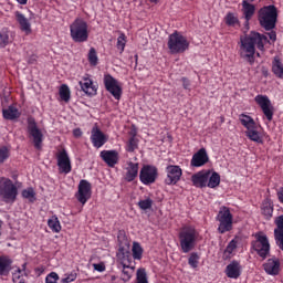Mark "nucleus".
Returning a JSON list of instances; mask_svg holds the SVG:
<instances>
[{
	"instance_id": "obj_57",
	"label": "nucleus",
	"mask_w": 283,
	"mask_h": 283,
	"mask_svg": "<svg viewBox=\"0 0 283 283\" xmlns=\"http://www.w3.org/2000/svg\"><path fill=\"white\" fill-rule=\"evenodd\" d=\"M269 39L270 41H277V33H275V31H271L269 33Z\"/></svg>"
},
{
	"instance_id": "obj_51",
	"label": "nucleus",
	"mask_w": 283,
	"mask_h": 283,
	"mask_svg": "<svg viewBox=\"0 0 283 283\" xmlns=\"http://www.w3.org/2000/svg\"><path fill=\"white\" fill-rule=\"evenodd\" d=\"M77 274L76 272H71L66 275V277L62 279V283H70L76 281Z\"/></svg>"
},
{
	"instance_id": "obj_26",
	"label": "nucleus",
	"mask_w": 283,
	"mask_h": 283,
	"mask_svg": "<svg viewBox=\"0 0 283 283\" xmlns=\"http://www.w3.org/2000/svg\"><path fill=\"white\" fill-rule=\"evenodd\" d=\"M14 15L20 25V30L27 34H30L32 32V24L30 23V20H28V18H25V15L20 11H15Z\"/></svg>"
},
{
	"instance_id": "obj_18",
	"label": "nucleus",
	"mask_w": 283,
	"mask_h": 283,
	"mask_svg": "<svg viewBox=\"0 0 283 283\" xmlns=\"http://www.w3.org/2000/svg\"><path fill=\"white\" fill-rule=\"evenodd\" d=\"M209 163V155H207V149H199L191 158V167H205Z\"/></svg>"
},
{
	"instance_id": "obj_40",
	"label": "nucleus",
	"mask_w": 283,
	"mask_h": 283,
	"mask_svg": "<svg viewBox=\"0 0 283 283\" xmlns=\"http://www.w3.org/2000/svg\"><path fill=\"white\" fill-rule=\"evenodd\" d=\"M132 251L133 260H143V247H140V243L134 242Z\"/></svg>"
},
{
	"instance_id": "obj_4",
	"label": "nucleus",
	"mask_w": 283,
	"mask_h": 283,
	"mask_svg": "<svg viewBox=\"0 0 283 283\" xmlns=\"http://www.w3.org/2000/svg\"><path fill=\"white\" fill-rule=\"evenodd\" d=\"M19 196V188L10 178H0V198L6 205H14Z\"/></svg>"
},
{
	"instance_id": "obj_61",
	"label": "nucleus",
	"mask_w": 283,
	"mask_h": 283,
	"mask_svg": "<svg viewBox=\"0 0 283 283\" xmlns=\"http://www.w3.org/2000/svg\"><path fill=\"white\" fill-rule=\"evenodd\" d=\"M150 3H158V0H149Z\"/></svg>"
},
{
	"instance_id": "obj_54",
	"label": "nucleus",
	"mask_w": 283,
	"mask_h": 283,
	"mask_svg": "<svg viewBox=\"0 0 283 283\" xmlns=\"http://www.w3.org/2000/svg\"><path fill=\"white\" fill-rule=\"evenodd\" d=\"M277 200L283 205V187L276 191Z\"/></svg>"
},
{
	"instance_id": "obj_17",
	"label": "nucleus",
	"mask_w": 283,
	"mask_h": 283,
	"mask_svg": "<svg viewBox=\"0 0 283 283\" xmlns=\"http://www.w3.org/2000/svg\"><path fill=\"white\" fill-rule=\"evenodd\" d=\"M211 175V171L209 170H201L197 174H193L191 176V182L192 186L197 189H205L207 187V182H209V176Z\"/></svg>"
},
{
	"instance_id": "obj_33",
	"label": "nucleus",
	"mask_w": 283,
	"mask_h": 283,
	"mask_svg": "<svg viewBox=\"0 0 283 283\" xmlns=\"http://www.w3.org/2000/svg\"><path fill=\"white\" fill-rule=\"evenodd\" d=\"M239 120L241 123V125L247 129H251L253 127H255V125H258L255 123V119H253V117H251L250 115H248L247 113H242L239 115Z\"/></svg>"
},
{
	"instance_id": "obj_36",
	"label": "nucleus",
	"mask_w": 283,
	"mask_h": 283,
	"mask_svg": "<svg viewBox=\"0 0 283 283\" xmlns=\"http://www.w3.org/2000/svg\"><path fill=\"white\" fill-rule=\"evenodd\" d=\"M48 227L53 233H61V221H59V217L52 216L51 219L48 220Z\"/></svg>"
},
{
	"instance_id": "obj_9",
	"label": "nucleus",
	"mask_w": 283,
	"mask_h": 283,
	"mask_svg": "<svg viewBox=\"0 0 283 283\" xmlns=\"http://www.w3.org/2000/svg\"><path fill=\"white\" fill-rule=\"evenodd\" d=\"M252 249L258 253L260 258L266 260L271 251V244L266 234H255V241H252Z\"/></svg>"
},
{
	"instance_id": "obj_43",
	"label": "nucleus",
	"mask_w": 283,
	"mask_h": 283,
	"mask_svg": "<svg viewBox=\"0 0 283 283\" xmlns=\"http://www.w3.org/2000/svg\"><path fill=\"white\" fill-rule=\"evenodd\" d=\"M125 45H127V36L125 33H120L119 36L117 38V44L116 48L119 50L120 54L125 52Z\"/></svg>"
},
{
	"instance_id": "obj_47",
	"label": "nucleus",
	"mask_w": 283,
	"mask_h": 283,
	"mask_svg": "<svg viewBox=\"0 0 283 283\" xmlns=\"http://www.w3.org/2000/svg\"><path fill=\"white\" fill-rule=\"evenodd\" d=\"M8 158H10V150L8 149V147L6 146L0 147V165L6 163Z\"/></svg>"
},
{
	"instance_id": "obj_27",
	"label": "nucleus",
	"mask_w": 283,
	"mask_h": 283,
	"mask_svg": "<svg viewBox=\"0 0 283 283\" xmlns=\"http://www.w3.org/2000/svg\"><path fill=\"white\" fill-rule=\"evenodd\" d=\"M242 12L243 17L245 19V25H249V21L253 19L255 14V4L249 2V0H243L242 1Z\"/></svg>"
},
{
	"instance_id": "obj_48",
	"label": "nucleus",
	"mask_w": 283,
	"mask_h": 283,
	"mask_svg": "<svg viewBox=\"0 0 283 283\" xmlns=\"http://www.w3.org/2000/svg\"><path fill=\"white\" fill-rule=\"evenodd\" d=\"M13 283H25V279L23 277V271L19 269L15 273L12 275Z\"/></svg>"
},
{
	"instance_id": "obj_10",
	"label": "nucleus",
	"mask_w": 283,
	"mask_h": 283,
	"mask_svg": "<svg viewBox=\"0 0 283 283\" xmlns=\"http://www.w3.org/2000/svg\"><path fill=\"white\" fill-rule=\"evenodd\" d=\"M104 87L106 92L112 94L115 101H120L123 96V87L118 84V81L112 76V74L104 75Z\"/></svg>"
},
{
	"instance_id": "obj_16",
	"label": "nucleus",
	"mask_w": 283,
	"mask_h": 283,
	"mask_svg": "<svg viewBox=\"0 0 283 283\" xmlns=\"http://www.w3.org/2000/svg\"><path fill=\"white\" fill-rule=\"evenodd\" d=\"M108 138L98 126H94L91 130V143L95 149H101L106 143Z\"/></svg>"
},
{
	"instance_id": "obj_11",
	"label": "nucleus",
	"mask_w": 283,
	"mask_h": 283,
	"mask_svg": "<svg viewBox=\"0 0 283 283\" xmlns=\"http://www.w3.org/2000/svg\"><path fill=\"white\" fill-rule=\"evenodd\" d=\"M158 178V168L154 165H144L139 171V180L143 185H154Z\"/></svg>"
},
{
	"instance_id": "obj_2",
	"label": "nucleus",
	"mask_w": 283,
	"mask_h": 283,
	"mask_svg": "<svg viewBox=\"0 0 283 283\" xmlns=\"http://www.w3.org/2000/svg\"><path fill=\"white\" fill-rule=\"evenodd\" d=\"M199 239L200 232H198L193 227H182L178 233L179 249L181 253H191V251L196 249Z\"/></svg>"
},
{
	"instance_id": "obj_7",
	"label": "nucleus",
	"mask_w": 283,
	"mask_h": 283,
	"mask_svg": "<svg viewBox=\"0 0 283 283\" xmlns=\"http://www.w3.org/2000/svg\"><path fill=\"white\" fill-rule=\"evenodd\" d=\"M168 50H170L171 54H182L189 50V41H187V38L181 35L180 32L175 31L169 35Z\"/></svg>"
},
{
	"instance_id": "obj_41",
	"label": "nucleus",
	"mask_w": 283,
	"mask_h": 283,
	"mask_svg": "<svg viewBox=\"0 0 283 283\" xmlns=\"http://www.w3.org/2000/svg\"><path fill=\"white\" fill-rule=\"evenodd\" d=\"M136 149H138V139L134 137H129L126 144V151H128V154H134Z\"/></svg>"
},
{
	"instance_id": "obj_20",
	"label": "nucleus",
	"mask_w": 283,
	"mask_h": 283,
	"mask_svg": "<svg viewBox=\"0 0 283 283\" xmlns=\"http://www.w3.org/2000/svg\"><path fill=\"white\" fill-rule=\"evenodd\" d=\"M245 136L252 143H256V145H264V137L262 136V133L260 132V127L258 125L252 126V128L245 130Z\"/></svg>"
},
{
	"instance_id": "obj_22",
	"label": "nucleus",
	"mask_w": 283,
	"mask_h": 283,
	"mask_svg": "<svg viewBox=\"0 0 283 283\" xmlns=\"http://www.w3.org/2000/svg\"><path fill=\"white\" fill-rule=\"evenodd\" d=\"M118 266H133L132 262H134V256L132 252L125 250L124 248H119L117 252Z\"/></svg>"
},
{
	"instance_id": "obj_24",
	"label": "nucleus",
	"mask_w": 283,
	"mask_h": 283,
	"mask_svg": "<svg viewBox=\"0 0 283 283\" xmlns=\"http://www.w3.org/2000/svg\"><path fill=\"white\" fill-rule=\"evenodd\" d=\"M240 243V237H234L226 247L222 255V260H231L233 255H235V251L238 250V244Z\"/></svg>"
},
{
	"instance_id": "obj_56",
	"label": "nucleus",
	"mask_w": 283,
	"mask_h": 283,
	"mask_svg": "<svg viewBox=\"0 0 283 283\" xmlns=\"http://www.w3.org/2000/svg\"><path fill=\"white\" fill-rule=\"evenodd\" d=\"M73 136H74L75 138H81V136H83V130H81V128H75V129L73 130Z\"/></svg>"
},
{
	"instance_id": "obj_60",
	"label": "nucleus",
	"mask_w": 283,
	"mask_h": 283,
	"mask_svg": "<svg viewBox=\"0 0 283 283\" xmlns=\"http://www.w3.org/2000/svg\"><path fill=\"white\" fill-rule=\"evenodd\" d=\"M20 6H27L28 0H17Z\"/></svg>"
},
{
	"instance_id": "obj_15",
	"label": "nucleus",
	"mask_w": 283,
	"mask_h": 283,
	"mask_svg": "<svg viewBox=\"0 0 283 283\" xmlns=\"http://www.w3.org/2000/svg\"><path fill=\"white\" fill-rule=\"evenodd\" d=\"M55 158L57 160L60 174L67 175L72 171V160H70V155H67V150H65V148L59 150L55 155Z\"/></svg>"
},
{
	"instance_id": "obj_59",
	"label": "nucleus",
	"mask_w": 283,
	"mask_h": 283,
	"mask_svg": "<svg viewBox=\"0 0 283 283\" xmlns=\"http://www.w3.org/2000/svg\"><path fill=\"white\" fill-rule=\"evenodd\" d=\"M44 272H45V268L43 266L35 268V273H39V275H42V273Z\"/></svg>"
},
{
	"instance_id": "obj_25",
	"label": "nucleus",
	"mask_w": 283,
	"mask_h": 283,
	"mask_svg": "<svg viewBox=\"0 0 283 283\" xmlns=\"http://www.w3.org/2000/svg\"><path fill=\"white\" fill-rule=\"evenodd\" d=\"M80 86L82 92H85L87 96H96L97 88L92 78L83 77L82 81H80Z\"/></svg>"
},
{
	"instance_id": "obj_31",
	"label": "nucleus",
	"mask_w": 283,
	"mask_h": 283,
	"mask_svg": "<svg viewBox=\"0 0 283 283\" xmlns=\"http://www.w3.org/2000/svg\"><path fill=\"white\" fill-rule=\"evenodd\" d=\"M117 269L122 271L120 280L122 282H129L134 275L135 266L134 265H117Z\"/></svg>"
},
{
	"instance_id": "obj_6",
	"label": "nucleus",
	"mask_w": 283,
	"mask_h": 283,
	"mask_svg": "<svg viewBox=\"0 0 283 283\" xmlns=\"http://www.w3.org/2000/svg\"><path fill=\"white\" fill-rule=\"evenodd\" d=\"M71 39L74 43H85L90 39V32L87 31V22L83 19H75L70 25Z\"/></svg>"
},
{
	"instance_id": "obj_8",
	"label": "nucleus",
	"mask_w": 283,
	"mask_h": 283,
	"mask_svg": "<svg viewBox=\"0 0 283 283\" xmlns=\"http://www.w3.org/2000/svg\"><path fill=\"white\" fill-rule=\"evenodd\" d=\"M27 133L29 138H32L33 147L35 149H41V147H43V132H41L39 124H36V119L32 116L27 118Z\"/></svg>"
},
{
	"instance_id": "obj_38",
	"label": "nucleus",
	"mask_w": 283,
	"mask_h": 283,
	"mask_svg": "<svg viewBox=\"0 0 283 283\" xmlns=\"http://www.w3.org/2000/svg\"><path fill=\"white\" fill-rule=\"evenodd\" d=\"M188 264L190 269H198L200 264V254L198 252H191L188 258Z\"/></svg>"
},
{
	"instance_id": "obj_13",
	"label": "nucleus",
	"mask_w": 283,
	"mask_h": 283,
	"mask_svg": "<svg viewBox=\"0 0 283 283\" xmlns=\"http://www.w3.org/2000/svg\"><path fill=\"white\" fill-rule=\"evenodd\" d=\"M254 101H255L256 105H259V107H261L266 120H269V123H271V120H273L274 109H273V105L271 104V99H269V96L256 95L254 97Z\"/></svg>"
},
{
	"instance_id": "obj_52",
	"label": "nucleus",
	"mask_w": 283,
	"mask_h": 283,
	"mask_svg": "<svg viewBox=\"0 0 283 283\" xmlns=\"http://www.w3.org/2000/svg\"><path fill=\"white\" fill-rule=\"evenodd\" d=\"M93 268L95 271H98V273H103V271H105V263H94Z\"/></svg>"
},
{
	"instance_id": "obj_12",
	"label": "nucleus",
	"mask_w": 283,
	"mask_h": 283,
	"mask_svg": "<svg viewBox=\"0 0 283 283\" xmlns=\"http://www.w3.org/2000/svg\"><path fill=\"white\" fill-rule=\"evenodd\" d=\"M75 198L81 205H87V200L92 198V184L85 179H82L78 184Z\"/></svg>"
},
{
	"instance_id": "obj_30",
	"label": "nucleus",
	"mask_w": 283,
	"mask_h": 283,
	"mask_svg": "<svg viewBox=\"0 0 283 283\" xmlns=\"http://www.w3.org/2000/svg\"><path fill=\"white\" fill-rule=\"evenodd\" d=\"M2 116L4 120H17V118L21 117V113L19 112V108L10 105L8 108L2 109Z\"/></svg>"
},
{
	"instance_id": "obj_35",
	"label": "nucleus",
	"mask_w": 283,
	"mask_h": 283,
	"mask_svg": "<svg viewBox=\"0 0 283 283\" xmlns=\"http://www.w3.org/2000/svg\"><path fill=\"white\" fill-rule=\"evenodd\" d=\"M207 187H209V189H216V187H220V174L213 171L211 175H209Z\"/></svg>"
},
{
	"instance_id": "obj_45",
	"label": "nucleus",
	"mask_w": 283,
	"mask_h": 283,
	"mask_svg": "<svg viewBox=\"0 0 283 283\" xmlns=\"http://www.w3.org/2000/svg\"><path fill=\"white\" fill-rule=\"evenodd\" d=\"M88 63L90 65H98V54L94 48H91L88 51Z\"/></svg>"
},
{
	"instance_id": "obj_5",
	"label": "nucleus",
	"mask_w": 283,
	"mask_h": 283,
	"mask_svg": "<svg viewBox=\"0 0 283 283\" xmlns=\"http://www.w3.org/2000/svg\"><path fill=\"white\" fill-rule=\"evenodd\" d=\"M217 222H219V227L217 229L218 233H229V231H233V214L231 213V209L227 206H222L216 218Z\"/></svg>"
},
{
	"instance_id": "obj_1",
	"label": "nucleus",
	"mask_w": 283,
	"mask_h": 283,
	"mask_svg": "<svg viewBox=\"0 0 283 283\" xmlns=\"http://www.w3.org/2000/svg\"><path fill=\"white\" fill-rule=\"evenodd\" d=\"M239 54L241 59L249 62V65L255 63V45L258 50L264 51V43H266V35L259 32H251L240 39Z\"/></svg>"
},
{
	"instance_id": "obj_32",
	"label": "nucleus",
	"mask_w": 283,
	"mask_h": 283,
	"mask_svg": "<svg viewBox=\"0 0 283 283\" xmlns=\"http://www.w3.org/2000/svg\"><path fill=\"white\" fill-rule=\"evenodd\" d=\"M272 73L276 78H283V63L280 56H274L272 61Z\"/></svg>"
},
{
	"instance_id": "obj_3",
	"label": "nucleus",
	"mask_w": 283,
	"mask_h": 283,
	"mask_svg": "<svg viewBox=\"0 0 283 283\" xmlns=\"http://www.w3.org/2000/svg\"><path fill=\"white\" fill-rule=\"evenodd\" d=\"M258 21L261 28L266 30V32L275 30V25H277V7L274 4L262 7L258 11Z\"/></svg>"
},
{
	"instance_id": "obj_58",
	"label": "nucleus",
	"mask_w": 283,
	"mask_h": 283,
	"mask_svg": "<svg viewBox=\"0 0 283 283\" xmlns=\"http://www.w3.org/2000/svg\"><path fill=\"white\" fill-rule=\"evenodd\" d=\"M28 63H29V65H34L36 63V55H31L28 59Z\"/></svg>"
},
{
	"instance_id": "obj_28",
	"label": "nucleus",
	"mask_w": 283,
	"mask_h": 283,
	"mask_svg": "<svg viewBox=\"0 0 283 283\" xmlns=\"http://www.w3.org/2000/svg\"><path fill=\"white\" fill-rule=\"evenodd\" d=\"M138 178V163L129 161L126 168L125 180L126 182H134Z\"/></svg>"
},
{
	"instance_id": "obj_21",
	"label": "nucleus",
	"mask_w": 283,
	"mask_h": 283,
	"mask_svg": "<svg viewBox=\"0 0 283 283\" xmlns=\"http://www.w3.org/2000/svg\"><path fill=\"white\" fill-rule=\"evenodd\" d=\"M102 160L106 163L108 167L118 165V151L117 150H102L99 154Z\"/></svg>"
},
{
	"instance_id": "obj_42",
	"label": "nucleus",
	"mask_w": 283,
	"mask_h": 283,
	"mask_svg": "<svg viewBox=\"0 0 283 283\" xmlns=\"http://www.w3.org/2000/svg\"><path fill=\"white\" fill-rule=\"evenodd\" d=\"M137 207H139L142 211H147L154 207V200H151V198L139 200Z\"/></svg>"
},
{
	"instance_id": "obj_14",
	"label": "nucleus",
	"mask_w": 283,
	"mask_h": 283,
	"mask_svg": "<svg viewBox=\"0 0 283 283\" xmlns=\"http://www.w3.org/2000/svg\"><path fill=\"white\" fill-rule=\"evenodd\" d=\"M182 178V168L178 165H168L166 167L165 185H178Z\"/></svg>"
},
{
	"instance_id": "obj_53",
	"label": "nucleus",
	"mask_w": 283,
	"mask_h": 283,
	"mask_svg": "<svg viewBox=\"0 0 283 283\" xmlns=\"http://www.w3.org/2000/svg\"><path fill=\"white\" fill-rule=\"evenodd\" d=\"M181 81L184 90H189L191 87V82L189 81V78L182 77Z\"/></svg>"
},
{
	"instance_id": "obj_29",
	"label": "nucleus",
	"mask_w": 283,
	"mask_h": 283,
	"mask_svg": "<svg viewBox=\"0 0 283 283\" xmlns=\"http://www.w3.org/2000/svg\"><path fill=\"white\" fill-rule=\"evenodd\" d=\"M263 268L268 275H277V273H280V261L275 259H269L263 264Z\"/></svg>"
},
{
	"instance_id": "obj_55",
	"label": "nucleus",
	"mask_w": 283,
	"mask_h": 283,
	"mask_svg": "<svg viewBox=\"0 0 283 283\" xmlns=\"http://www.w3.org/2000/svg\"><path fill=\"white\" fill-rule=\"evenodd\" d=\"M128 134L130 138H136V136H138V130L136 129V126H133Z\"/></svg>"
},
{
	"instance_id": "obj_39",
	"label": "nucleus",
	"mask_w": 283,
	"mask_h": 283,
	"mask_svg": "<svg viewBox=\"0 0 283 283\" xmlns=\"http://www.w3.org/2000/svg\"><path fill=\"white\" fill-rule=\"evenodd\" d=\"M226 23L230 27V28H235L237 25H240V20L238 19V17H235L234 13H227L226 15Z\"/></svg>"
},
{
	"instance_id": "obj_37",
	"label": "nucleus",
	"mask_w": 283,
	"mask_h": 283,
	"mask_svg": "<svg viewBox=\"0 0 283 283\" xmlns=\"http://www.w3.org/2000/svg\"><path fill=\"white\" fill-rule=\"evenodd\" d=\"M60 98L61 101H64V103H70V98H71V92H70V86H67L66 84H62L60 86Z\"/></svg>"
},
{
	"instance_id": "obj_49",
	"label": "nucleus",
	"mask_w": 283,
	"mask_h": 283,
	"mask_svg": "<svg viewBox=\"0 0 283 283\" xmlns=\"http://www.w3.org/2000/svg\"><path fill=\"white\" fill-rule=\"evenodd\" d=\"M34 196H36V193L34 192L33 188L22 190V198H25L27 200L34 199Z\"/></svg>"
},
{
	"instance_id": "obj_23",
	"label": "nucleus",
	"mask_w": 283,
	"mask_h": 283,
	"mask_svg": "<svg viewBox=\"0 0 283 283\" xmlns=\"http://www.w3.org/2000/svg\"><path fill=\"white\" fill-rule=\"evenodd\" d=\"M12 258L9 255H0V277H6L10 275V271H12Z\"/></svg>"
},
{
	"instance_id": "obj_19",
	"label": "nucleus",
	"mask_w": 283,
	"mask_h": 283,
	"mask_svg": "<svg viewBox=\"0 0 283 283\" xmlns=\"http://www.w3.org/2000/svg\"><path fill=\"white\" fill-rule=\"evenodd\" d=\"M241 274L242 266L240 265V261L233 260L226 266L227 277H230L231 280H238V277H240Z\"/></svg>"
},
{
	"instance_id": "obj_46",
	"label": "nucleus",
	"mask_w": 283,
	"mask_h": 283,
	"mask_svg": "<svg viewBox=\"0 0 283 283\" xmlns=\"http://www.w3.org/2000/svg\"><path fill=\"white\" fill-rule=\"evenodd\" d=\"M136 280H137L136 283H149V281H147V272L145 271V269L137 270Z\"/></svg>"
},
{
	"instance_id": "obj_44",
	"label": "nucleus",
	"mask_w": 283,
	"mask_h": 283,
	"mask_svg": "<svg viewBox=\"0 0 283 283\" xmlns=\"http://www.w3.org/2000/svg\"><path fill=\"white\" fill-rule=\"evenodd\" d=\"M10 43V35L8 34V29H2L0 31V48H6Z\"/></svg>"
},
{
	"instance_id": "obj_62",
	"label": "nucleus",
	"mask_w": 283,
	"mask_h": 283,
	"mask_svg": "<svg viewBox=\"0 0 283 283\" xmlns=\"http://www.w3.org/2000/svg\"><path fill=\"white\" fill-rule=\"evenodd\" d=\"M114 280H116V276H112V282H114Z\"/></svg>"
},
{
	"instance_id": "obj_50",
	"label": "nucleus",
	"mask_w": 283,
	"mask_h": 283,
	"mask_svg": "<svg viewBox=\"0 0 283 283\" xmlns=\"http://www.w3.org/2000/svg\"><path fill=\"white\" fill-rule=\"evenodd\" d=\"M59 282V274L56 272H51L45 277V283H56Z\"/></svg>"
},
{
	"instance_id": "obj_34",
	"label": "nucleus",
	"mask_w": 283,
	"mask_h": 283,
	"mask_svg": "<svg viewBox=\"0 0 283 283\" xmlns=\"http://www.w3.org/2000/svg\"><path fill=\"white\" fill-rule=\"evenodd\" d=\"M261 211L266 220H271V218H273V206L271 205V198L266 197L263 200Z\"/></svg>"
},
{
	"instance_id": "obj_63",
	"label": "nucleus",
	"mask_w": 283,
	"mask_h": 283,
	"mask_svg": "<svg viewBox=\"0 0 283 283\" xmlns=\"http://www.w3.org/2000/svg\"><path fill=\"white\" fill-rule=\"evenodd\" d=\"M249 1H250L251 3H253V1H255V0H248V2H249Z\"/></svg>"
}]
</instances>
